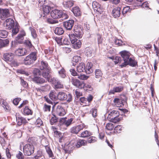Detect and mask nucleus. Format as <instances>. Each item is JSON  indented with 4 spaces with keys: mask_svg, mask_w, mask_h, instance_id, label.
<instances>
[{
    "mask_svg": "<svg viewBox=\"0 0 159 159\" xmlns=\"http://www.w3.org/2000/svg\"><path fill=\"white\" fill-rule=\"evenodd\" d=\"M8 34L7 31L5 30H0V37L5 38Z\"/></svg>",
    "mask_w": 159,
    "mask_h": 159,
    "instance_id": "obj_42",
    "label": "nucleus"
},
{
    "mask_svg": "<svg viewBox=\"0 0 159 159\" xmlns=\"http://www.w3.org/2000/svg\"><path fill=\"white\" fill-rule=\"evenodd\" d=\"M28 141L30 144H26L24 146L23 151L25 155L30 156L34 152V145L36 143L35 138L33 137L29 138Z\"/></svg>",
    "mask_w": 159,
    "mask_h": 159,
    "instance_id": "obj_2",
    "label": "nucleus"
},
{
    "mask_svg": "<svg viewBox=\"0 0 159 159\" xmlns=\"http://www.w3.org/2000/svg\"><path fill=\"white\" fill-rule=\"evenodd\" d=\"M66 117L61 118L59 121V125L60 126L64 125L65 126L66 120Z\"/></svg>",
    "mask_w": 159,
    "mask_h": 159,
    "instance_id": "obj_50",
    "label": "nucleus"
},
{
    "mask_svg": "<svg viewBox=\"0 0 159 159\" xmlns=\"http://www.w3.org/2000/svg\"><path fill=\"white\" fill-rule=\"evenodd\" d=\"M90 113L92 114L93 116L95 118L97 116V110L95 109H92L90 111Z\"/></svg>",
    "mask_w": 159,
    "mask_h": 159,
    "instance_id": "obj_55",
    "label": "nucleus"
},
{
    "mask_svg": "<svg viewBox=\"0 0 159 159\" xmlns=\"http://www.w3.org/2000/svg\"><path fill=\"white\" fill-rule=\"evenodd\" d=\"M74 1H65L63 2L64 6L66 7H70L74 5Z\"/></svg>",
    "mask_w": 159,
    "mask_h": 159,
    "instance_id": "obj_32",
    "label": "nucleus"
},
{
    "mask_svg": "<svg viewBox=\"0 0 159 159\" xmlns=\"http://www.w3.org/2000/svg\"><path fill=\"white\" fill-rule=\"evenodd\" d=\"M93 64L91 62H88L86 65L85 71L87 74H90L93 71Z\"/></svg>",
    "mask_w": 159,
    "mask_h": 159,
    "instance_id": "obj_21",
    "label": "nucleus"
},
{
    "mask_svg": "<svg viewBox=\"0 0 159 159\" xmlns=\"http://www.w3.org/2000/svg\"><path fill=\"white\" fill-rule=\"evenodd\" d=\"M50 14L51 17L55 19L61 17L65 19L68 18V16L66 14L63 13L62 11L57 9L53 10L51 11Z\"/></svg>",
    "mask_w": 159,
    "mask_h": 159,
    "instance_id": "obj_3",
    "label": "nucleus"
},
{
    "mask_svg": "<svg viewBox=\"0 0 159 159\" xmlns=\"http://www.w3.org/2000/svg\"><path fill=\"white\" fill-rule=\"evenodd\" d=\"M120 53L124 61L120 65L121 67H125L128 65L133 67L137 65V62L130 57V54L129 52L124 51L120 52Z\"/></svg>",
    "mask_w": 159,
    "mask_h": 159,
    "instance_id": "obj_1",
    "label": "nucleus"
},
{
    "mask_svg": "<svg viewBox=\"0 0 159 159\" xmlns=\"http://www.w3.org/2000/svg\"><path fill=\"white\" fill-rule=\"evenodd\" d=\"M9 43V41L8 39H0V48L7 46Z\"/></svg>",
    "mask_w": 159,
    "mask_h": 159,
    "instance_id": "obj_30",
    "label": "nucleus"
},
{
    "mask_svg": "<svg viewBox=\"0 0 159 159\" xmlns=\"http://www.w3.org/2000/svg\"><path fill=\"white\" fill-rule=\"evenodd\" d=\"M95 77L97 78H100L102 75L101 71L99 69H96L95 72Z\"/></svg>",
    "mask_w": 159,
    "mask_h": 159,
    "instance_id": "obj_41",
    "label": "nucleus"
},
{
    "mask_svg": "<svg viewBox=\"0 0 159 159\" xmlns=\"http://www.w3.org/2000/svg\"><path fill=\"white\" fill-rule=\"evenodd\" d=\"M122 127L121 125H118L115 127V130L117 133H119L122 130Z\"/></svg>",
    "mask_w": 159,
    "mask_h": 159,
    "instance_id": "obj_58",
    "label": "nucleus"
},
{
    "mask_svg": "<svg viewBox=\"0 0 159 159\" xmlns=\"http://www.w3.org/2000/svg\"><path fill=\"white\" fill-rule=\"evenodd\" d=\"M123 89V87L121 86L114 87L112 89L110 90L108 93L109 95L114 94L115 93L121 92Z\"/></svg>",
    "mask_w": 159,
    "mask_h": 159,
    "instance_id": "obj_20",
    "label": "nucleus"
},
{
    "mask_svg": "<svg viewBox=\"0 0 159 159\" xmlns=\"http://www.w3.org/2000/svg\"><path fill=\"white\" fill-rule=\"evenodd\" d=\"M81 60V57L80 56H75L73 57L72 63V66H75L76 63Z\"/></svg>",
    "mask_w": 159,
    "mask_h": 159,
    "instance_id": "obj_35",
    "label": "nucleus"
},
{
    "mask_svg": "<svg viewBox=\"0 0 159 159\" xmlns=\"http://www.w3.org/2000/svg\"><path fill=\"white\" fill-rule=\"evenodd\" d=\"M69 36L72 44L73 48L75 49L79 48L81 46V42L80 40L77 39L73 34H69Z\"/></svg>",
    "mask_w": 159,
    "mask_h": 159,
    "instance_id": "obj_5",
    "label": "nucleus"
},
{
    "mask_svg": "<svg viewBox=\"0 0 159 159\" xmlns=\"http://www.w3.org/2000/svg\"><path fill=\"white\" fill-rule=\"evenodd\" d=\"M115 43L116 45L120 46L122 45L123 43L121 40L117 39L115 40Z\"/></svg>",
    "mask_w": 159,
    "mask_h": 159,
    "instance_id": "obj_62",
    "label": "nucleus"
},
{
    "mask_svg": "<svg viewBox=\"0 0 159 159\" xmlns=\"http://www.w3.org/2000/svg\"><path fill=\"white\" fill-rule=\"evenodd\" d=\"M96 138L94 137H90L88 139L87 141L89 143H93L96 141Z\"/></svg>",
    "mask_w": 159,
    "mask_h": 159,
    "instance_id": "obj_56",
    "label": "nucleus"
},
{
    "mask_svg": "<svg viewBox=\"0 0 159 159\" xmlns=\"http://www.w3.org/2000/svg\"><path fill=\"white\" fill-rule=\"evenodd\" d=\"M7 29L10 30L14 27V22L13 20L11 18H8L6 20L4 23Z\"/></svg>",
    "mask_w": 159,
    "mask_h": 159,
    "instance_id": "obj_14",
    "label": "nucleus"
},
{
    "mask_svg": "<svg viewBox=\"0 0 159 159\" xmlns=\"http://www.w3.org/2000/svg\"><path fill=\"white\" fill-rule=\"evenodd\" d=\"M131 10L129 6L125 7L123 8L122 14L123 15H125L127 12H129Z\"/></svg>",
    "mask_w": 159,
    "mask_h": 159,
    "instance_id": "obj_48",
    "label": "nucleus"
},
{
    "mask_svg": "<svg viewBox=\"0 0 159 159\" xmlns=\"http://www.w3.org/2000/svg\"><path fill=\"white\" fill-rule=\"evenodd\" d=\"M119 115V112L117 111H113L108 115V118L113 122L116 123L120 121V119L118 118Z\"/></svg>",
    "mask_w": 159,
    "mask_h": 159,
    "instance_id": "obj_8",
    "label": "nucleus"
},
{
    "mask_svg": "<svg viewBox=\"0 0 159 159\" xmlns=\"http://www.w3.org/2000/svg\"><path fill=\"white\" fill-rule=\"evenodd\" d=\"M92 7L95 11L98 12L100 14L102 12L103 8L101 5L97 2L94 1L93 2Z\"/></svg>",
    "mask_w": 159,
    "mask_h": 159,
    "instance_id": "obj_15",
    "label": "nucleus"
},
{
    "mask_svg": "<svg viewBox=\"0 0 159 159\" xmlns=\"http://www.w3.org/2000/svg\"><path fill=\"white\" fill-rule=\"evenodd\" d=\"M49 97L53 101L57 100L58 98L57 94L54 91H52L50 92Z\"/></svg>",
    "mask_w": 159,
    "mask_h": 159,
    "instance_id": "obj_28",
    "label": "nucleus"
},
{
    "mask_svg": "<svg viewBox=\"0 0 159 159\" xmlns=\"http://www.w3.org/2000/svg\"><path fill=\"white\" fill-rule=\"evenodd\" d=\"M25 35V32L23 30L21 31L20 33L16 37V40L19 43H21L24 39V36Z\"/></svg>",
    "mask_w": 159,
    "mask_h": 159,
    "instance_id": "obj_18",
    "label": "nucleus"
},
{
    "mask_svg": "<svg viewBox=\"0 0 159 159\" xmlns=\"http://www.w3.org/2000/svg\"><path fill=\"white\" fill-rule=\"evenodd\" d=\"M114 127V125L111 123H109L107 124L106 126V129L108 130H112Z\"/></svg>",
    "mask_w": 159,
    "mask_h": 159,
    "instance_id": "obj_46",
    "label": "nucleus"
},
{
    "mask_svg": "<svg viewBox=\"0 0 159 159\" xmlns=\"http://www.w3.org/2000/svg\"><path fill=\"white\" fill-rule=\"evenodd\" d=\"M46 152L50 157H53L54 155L50 147L48 145H45Z\"/></svg>",
    "mask_w": 159,
    "mask_h": 159,
    "instance_id": "obj_34",
    "label": "nucleus"
},
{
    "mask_svg": "<svg viewBox=\"0 0 159 159\" xmlns=\"http://www.w3.org/2000/svg\"><path fill=\"white\" fill-rule=\"evenodd\" d=\"M6 61L11 62L14 57V55L12 53H6L3 56Z\"/></svg>",
    "mask_w": 159,
    "mask_h": 159,
    "instance_id": "obj_19",
    "label": "nucleus"
},
{
    "mask_svg": "<svg viewBox=\"0 0 159 159\" xmlns=\"http://www.w3.org/2000/svg\"><path fill=\"white\" fill-rule=\"evenodd\" d=\"M86 143V141L84 140H82L77 141L76 140H72L68 145V147H70L71 146L72 147L71 148H79L81 146L85 145Z\"/></svg>",
    "mask_w": 159,
    "mask_h": 159,
    "instance_id": "obj_7",
    "label": "nucleus"
},
{
    "mask_svg": "<svg viewBox=\"0 0 159 159\" xmlns=\"http://www.w3.org/2000/svg\"><path fill=\"white\" fill-rule=\"evenodd\" d=\"M29 29L31 32V35L33 37L34 39L36 38L37 35L35 30L31 27H30Z\"/></svg>",
    "mask_w": 159,
    "mask_h": 159,
    "instance_id": "obj_45",
    "label": "nucleus"
},
{
    "mask_svg": "<svg viewBox=\"0 0 159 159\" xmlns=\"http://www.w3.org/2000/svg\"><path fill=\"white\" fill-rule=\"evenodd\" d=\"M120 7H116L112 11V15L115 18L118 17L120 15Z\"/></svg>",
    "mask_w": 159,
    "mask_h": 159,
    "instance_id": "obj_23",
    "label": "nucleus"
},
{
    "mask_svg": "<svg viewBox=\"0 0 159 159\" xmlns=\"http://www.w3.org/2000/svg\"><path fill=\"white\" fill-rule=\"evenodd\" d=\"M37 59V53L32 52L25 59L24 64L26 65H30L33 63Z\"/></svg>",
    "mask_w": 159,
    "mask_h": 159,
    "instance_id": "obj_4",
    "label": "nucleus"
},
{
    "mask_svg": "<svg viewBox=\"0 0 159 159\" xmlns=\"http://www.w3.org/2000/svg\"><path fill=\"white\" fill-rule=\"evenodd\" d=\"M71 82L74 85L80 89H82L84 86V84L83 82L80 81L74 78H72Z\"/></svg>",
    "mask_w": 159,
    "mask_h": 159,
    "instance_id": "obj_13",
    "label": "nucleus"
},
{
    "mask_svg": "<svg viewBox=\"0 0 159 159\" xmlns=\"http://www.w3.org/2000/svg\"><path fill=\"white\" fill-rule=\"evenodd\" d=\"M48 81L52 83L55 89H61L63 88V85L61 82L55 78H52L51 80H48Z\"/></svg>",
    "mask_w": 159,
    "mask_h": 159,
    "instance_id": "obj_12",
    "label": "nucleus"
},
{
    "mask_svg": "<svg viewBox=\"0 0 159 159\" xmlns=\"http://www.w3.org/2000/svg\"><path fill=\"white\" fill-rule=\"evenodd\" d=\"M85 127V125L84 124H82L71 128L70 131L72 133L77 134L80 131L82 130Z\"/></svg>",
    "mask_w": 159,
    "mask_h": 159,
    "instance_id": "obj_11",
    "label": "nucleus"
},
{
    "mask_svg": "<svg viewBox=\"0 0 159 159\" xmlns=\"http://www.w3.org/2000/svg\"><path fill=\"white\" fill-rule=\"evenodd\" d=\"M55 40L58 45H60L62 44L61 38H56Z\"/></svg>",
    "mask_w": 159,
    "mask_h": 159,
    "instance_id": "obj_61",
    "label": "nucleus"
},
{
    "mask_svg": "<svg viewBox=\"0 0 159 159\" xmlns=\"http://www.w3.org/2000/svg\"><path fill=\"white\" fill-rule=\"evenodd\" d=\"M77 70L78 72H81L85 71V66L84 63H80L77 67Z\"/></svg>",
    "mask_w": 159,
    "mask_h": 159,
    "instance_id": "obj_29",
    "label": "nucleus"
},
{
    "mask_svg": "<svg viewBox=\"0 0 159 159\" xmlns=\"http://www.w3.org/2000/svg\"><path fill=\"white\" fill-rule=\"evenodd\" d=\"M57 121V118L54 115L52 117L50 120V122L51 125H53L54 124L56 123Z\"/></svg>",
    "mask_w": 159,
    "mask_h": 159,
    "instance_id": "obj_52",
    "label": "nucleus"
},
{
    "mask_svg": "<svg viewBox=\"0 0 159 159\" xmlns=\"http://www.w3.org/2000/svg\"><path fill=\"white\" fill-rule=\"evenodd\" d=\"M97 38L98 44H99L102 43L103 39L102 37L99 34H98L97 35Z\"/></svg>",
    "mask_w": 159,
    "mask_h": 159,
    "instance_id": "obj_59",
    "label": "nucleus"
},
{
    "mask_svg": "<svg viewBox=\"0 0 159 159\" xmlns=\"http://www.w3.org/2000/svg\"><path fill=\"white\" fill-rule=\"evenodd\" d=\"M16 119L17 124L18 125H20L23 123H26L27 122L26 120L21 116L17 117L16 116Z\"/></svg>",
    "mask_w": 159,
    "mask_h": 159,
    "instance_id": "obj_27",
    "label": "nucleus"
},
{
    "mask_svg": "<svg viewBox=\"0 0 159 159\" xmlns=\"http://www.w3.org/2000/svg\"><path fill=\"white\" fill-rule=\"evenodd\" d=\"M55 112L57 115L59 116H64L66 114L65 110L61 105L57 106Z\"/></svg>",
    "mask_w": 159,
    "mask_h": 159,
    "instance_id": "obj_16",
    "label": "nucleus"
},
{
    "mask_svg": "<svg viewBox=\"0 0 159 159\" xmlns=\"http://www.w3.org/2000/svg\"><path fill=\"white\" fill-rule=\"evenodd\" d=\"M11 16L9 11L7 9L0 8V18L2 20H4Z\"/></svg>",
    "mask_w": 159,
    "mask_h": 159,
    "instance_id": "obj_10",
    "label": "nucleus"
},
{
    "mask_svg": "<svg viewBox=\"0 0 159 159\" xmlns=\"http://www.w3.org/2000/svg\"><path fill=\"white\" fill-rule=\"evenodd\" d=\"M20 100V98H16L14 99L13 101V103L16 105L18 104Z\"/></svg>",
    "mask_w": 159,
    "mask_h": 159,
    "instance_id": "obj_64",
    "label": "nucleus"
},
{
    "mask_svg": "<svg viewBox=\"0 0 159 159\" xmlns=\"http://www.w3.org/2000/svg\"><path fill=\"white\" fill-rule=\"evenodd\" d=\"M73 120V118H71L69 119H68L67 120L66 119L65 122V126L66 127H68L70 125Z\"/></svg>",
    "mask_w": 159,
    "mask_h": 159,
    "instance_id": "obj_51",
    "label": "nucleus"
},
{
    "mask_svg": "<svg viewBox=\"0 0 159 159\" xmlns=\"http://www.w3.org/2000/svg\"><path fill=\"white\" fill-rule=\"evenodd\" d=\"M72 11L74 15L76 16H80L81 15V12L80 9L77 7H75L73 8Z\"/></svg>",
    "mask_w": 159,
    "mask_h": 159,
    "instance_id": "obj_31",
    "label": "nucleus"
},
{
    "mask_svg": "<svg viewBox=\"0 0 159 159\" xmlns=\"http://www.w3.org/2000/svg\"><path fill=\"white\" fill-rule=\"evenodd\" d=\"M20 80L21 84L24 87L26 88L28 87V84L22 79V77L20 78Z\"/></svg>",
    "mask_w": 159,
    "mask_h": 159,
    "instance_id": "obj_49",
    "label": "nucleus"
},
{
    "mask_svg": "<svg viewBox=\"0 0 159 159\" xmlns=\"http://www.w3.org/2000/svg\"><path fill=\"white\" fill-rule=\"evenodd\" d=\"M85 54L88 57H90L91 56V54L92 53V49L89 47L86 48L85 49Z\"/></svg>",
    "mask_w": 159,
    "mask_h": 159,
    "instance_id": "obj_47",
    "label": "nucleus"
},
{
    "mask_svg": "<svg viewBox=\"0 0 159 159\" xmlns=\"http://www.w3.org/2000/svg\"><path fill=\"white\" fill-rule=\"evenodd\" d=\"M83 33L82 28L78 26H75L74 28V33L72 34L74 35V36L76 38H81L83 35Z\"/></svg>",
    "mask_w": 159,
    "mask_h": 159,
    "instance_id": "obj_9",
    "label": "nucleus"
},
{
    "mask_svg": "<svg viewBox=\"0 0 159 159\" xmlns=\"http://www.w3.org/2000/svg\"><path fill=\"white\" fill-rule=\"evenodd\" d=\"M32 80L37 84H43L45 82V80L39 76H34L32 78Z\"/></svg>",
    "mask_w": 159,
    "mask_h": 159,
    "instance_id": "obj_24",
    "label": "nucleus"
},
{
    "mask_svg": "<svg viewBox=\"0 0 159 159\" xmlns=\"http://www.w3.org/2000/svg\"><path fill=\"white\" fill-rule=\"evenodd\" d=\"M92 134L91 132L88 130H85L81 134L80 136L82 138H86L88 137Z\"/></svg>",
    "mask_w": 159,
    "mask_h": 159,
    "instance_id": "obj_36",
    "label": "nucleus"
},
{
    "mask_svg": "<svg viewBox=\"0 0 159 159\" xmlns=\"http://www.w3.org/2000/svg\"><path fill=\"white\" fill-rule=\"evenodd\" d=\"M43 7V17L45 18V16L49 14L51 10V8L48 6H45Z\"/></svg>",
    "mask_w": 159,
    "mask_h": 159,
    "instance_id": "obj_25",
    "label": "nucleus"
},
{
    "mask_svg": "<svg viewBox=\"0 0 159 159\" xmlns=\"http://www.w3.org/2000/svg\"><path fill=\"white\" fill-rule=\"evenodd\" d=\"M43 70L44 71L42 72V76L45 78L47 79L48 81V80H50L51 79L49 78L48 76L50 70Z\"/></svg>",
    "mask_w": 159,
    "mask_h": 159,
    "instance_id": "obj_37",
    "label": "nucleus"
},
{
    "mask_svg": "<svg viewBox=\"0 0 159 159\" xmlns=\"http://www.w3.org/2000/svg\"><path fill=\"white\" fill-rule=\"evenodd\" d=\"M74 21L73 20H70L64 22L63 25L65 28L67 30H70L73 26Z\"/></svg>",
    "mask_w": 159,
    "mask_h": 159,
    "instance_id": "obj_17",
    "label": "nucleus"
},
{
    "mask_svg": "<svg viewBox=\"0 0 159 159\" xmlns=\"http://www.w3.org/2000/svg\"><path fill=\"white\" fill-rule=\"evenodd\" d=\"M0 103L5 110L7 111L10 110V107L7 105V103L5 101H4L3 100H2L0 101Z\"/></svg>",
    "mask_w": 159,
    "mask_h": 159,
    "instance_id": "obj_40",
    "label": "nucleus"
},
{
    "mask_svg": "<svg viewBox=\"0 0 159 159\" xmlns=\"http://www.w3.org/2000/svg\"><path fill=\"white\" fill-rule=\"evenodd\" d=\"M64 31L62 28L57 27L54 30V33L55 34L58 35H61L63 34Z\"/></svg>",
    "mask_w": 159,
    "mask_h": 159,
    "instance_id": "obj_38",
    "label": "nucleus"
},
{
    "mask_svg": "<svg viewBox=\"0 0 159 159\" xmlns=\"http://www.w3.org/2000/svg\"><path fill=\"white\" fill-rule=\"evenodd\" d=\"M57 96L58 99L61 101L66 100L67 102H69L72 99V95L70 94L69 93L67 95L63 91L59 92L57 94Z\"/></svg>",
    "mask_w": 159,
    "mask_h": 159,
    "instance_id": "obj_6",
    "label": "nucleus"
},
{
    "mask_svg": "<svg viewBox=\"0 0 159 159\" xmlns=\"http://www.w3.org/2000/svg\"><path fill=\"white\" fill-rule=\"evenodd\" d=\"M24 113L25 115H32V111L28 106H25L24 109Z\"/></svg>",
    "mask_w": 159,
    "mask_h": 159,
    "instance_id": "obj_39",
    "label": "nucleus"
},
{
    "mask_svg": "<svg viewBox=\"0 0 159 159\" xmlns=\"http://www.w3.org/2000/svg\"><path fill=\"white\" fill-rule=\"evenodd\" d=\"M78 78L81 80H85L88 79V77L84 75H79Z\"/></svg>",
    "mask_w": 159,
    "mask_h": 159,
    "instance_id": "obj_57",
    "label": "nucleus"
},
{
    "mask_svg": "<svg viewBox=\"0 0 159 159\" xmlns=\"http://www.w3.org/2000/svg\"><path fill=\"white\" fill-rule=\"evenodd\" d=\"M26 52V51L25 49L19 48L15 51V53L17 56H22L25 55Z\"/></svg>",
    "mask_w": 159,
    "mask_h": 159,
    "instance_id": "obj_22",
    "label": "nucleus"
},
{
    "mask_svg": "<svg viewBox=\"0 0 159 159\" xmlns=\"http://www.w3.org/2000/svg\"><path fill=\"white\" fill-rule=\"evenodd\" d=\"M13 28L12 30V35H14L16 34L19 31V29L17 26H15L13 27Z\"/></svg>",
    "mask_w": 159,
    "mask_h": 159,
    "instance_id": "obj_53",
    "label": "nucleus"
},
{
    "mask_svg": "<svg viewBox=\"0 0 159 159\" xmlns=\"http://www.w3.org/2000/svg\"><path fill=\"white\" fill-rule=\"evenodd\" d=\"M17 158L19 159H23L24 158V156L23 153L20 152H19V153L16 155Z\"/></svg>",
    "mask_w": 159,
    "mask_h": 159,
    "instance_id": "obj_60",
    "label": "nucleus"
},
{
    "mask_svg": "<svg viewBox=\"0 0 159 159\" xmlns=\"http://www.w3.org/2000/svg\"><path fill=\"white\" fill-rule=\"evenodd\" d=\"M40 68V70H50V68L48 66V63L43 61H41Z\"/></svg>",
    "mask_w": 159,
    "mask_h": 159,
    "instance_id": "obj_26",
    "label": "nucleus"
},
{
    "mask_svg": "<svg viewBox=\"0 0 159 159\" xmlns=\"http://www.w3.org/2000/svg\"><path fill=\"white\" fill-rule=\"evenodd\" d=\"M109 58L112 59L116 64L119 63H121L123 61V60H121V58L119 57H111Z\"/></svg>",
    "mask_w": 159,
    "mask_h": 159,
    "instance_id": "obj_33",
    "label": "nucleus"
},
{
    "mask_svg": "<svg viewBox=\"0 0 159 159\" xmlns=\"http://www.w3.org/2000/svg\"><path fill=\"white\" fill-rule=\"evenodd\" d=\"M70 71L71 74L73 76H79V75L74 69H70Z\"/></svg>",
    "mask_w": 159,
    "mask_h": 159,
    "instance_id": "obj_54",
    "label": "nucleus"
},
{
    "mask_svg": "<svg viewBox=\"0 0 159 159\" xmlns=\"http://www.w3.org/2000/svg\"><path fill=\"white\" fill-rule=\"evenodd\" d=\"M58 73L61 77L64 78L66 77V71L63 68H61V70L58 71Z\"/></svg>",
    "mask_w": 159,
    "mask_h": 159,
    "instance_id": "obj_43",
    "label": "nucleus"
},
{
    "mask_svg": "<svg viewBox=\"0 0 159 159\" xmlns=\"http://www.w3.org/2000/svg\"><path fill=\"white\" fill-rule=\"evenodd\" d=\"M51 106L46 104H44L43 109L45 111H50V110Z\"/></svg>",
    "mask_w": 159,
    "mask_h": 159,
    "instance_id": "obj_63",
    "label": "nucleus"
},
{
    "mask_svg": "<svg viewBox=\"0 0 159 159\" xmlns=\"http://www.w3.org/2000/svg\"><path fill=\"white\" fill-rule=\"evenodd\" d=\"M114 102L115 105L118 107H120V106H121L122 105V103H121L122 102L121 100L119 98H115L114 100Z\"/></svg>",
    "mask_w": 159,
    "mask_h": 159,
    "instance_id": "obj_44",
    "label": "nucleus"
}]
</instances>
